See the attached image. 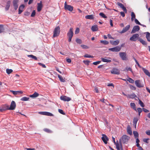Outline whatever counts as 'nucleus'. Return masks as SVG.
Here are the masks:
<instances>
[{"label":"nucleus","instance_id":"obj_40","mask_svg":"<svg viewBox=\"0 0 150 150\" xmlns=\"http://www.w3.org/2000/svg\"><path fill=\"white\" fill-rule=\"evenodd\" d=\"M99 15L101 16L103 18H107V16H105L104 13H103L102 12H101V13H99Z\"/></svg>","mask_w":150,"mask_h":150},{"label":"nucleus","instance_id":"obj_5","mask_svg":"<svg viewBox=\"0 0 150 150\" xmlns=\"http://www.w3.org/2000/svg\"><path fill=\"white\" fill-rule=\"evenodd\" d=\"M139 35L138 34H135L133 35L130 38V40L133 41H136L137 40H138Z\"/></svg>","mask_w":150,"mask_h":150},{"label":"nucleus","instance_id":"obj_39","mask_svg":"<svg viewBox=\"0 0 150 150\" xmlns=\"http://www.w3.org/2000/svg\"><path fill=\"white\" fill-rule=\"evenodd\" d=\"M13 71V70L11 69H6V72L8 74L11 73Z\"/></svg>","mask_w":150,"mask_h":150},{"label":"nucleus","instance_id":"obj_61","mask_svg":"<svg viewBox=\"0 0 150 150\" xmlns=\"http://www.w3.org/2000/svg\"><path fill=\"white\" fill-rule=\"evenodd\" d=\"M123 10L125 13H127V10L126 8L124 6L122 8Z\"/></svg>","mask_w":150,"mask_h":150},{"label":"nucleus","instance_id":"obj_20","mask_svg":"<svg viewBox=\"0 0 150 150\" xmlns=\"http://www.w3.org/2000/svg\"><path fill=\"white\" fill-rule=\"evenodd\" d=\"M137 96L134 93H132L130 95H127V97L129 98H134L137 97Z\"/></svg>","mask_w":150,"mask_h":150},{"label":"nucleus","instance_id":"obj_53","mask_svg":"<svg viewBox=\"0 0 150 150\" xmlns=\"http://www.w3.org/2000/svg\"><path fill=\"white\" fill-rule=\"evenodd\" d=\"M79 28H77L75 32V34H77L79 32Z\"/></svg>","mask_w":150,"mask_h":150},{"label":"nucleus","instance_id":"obj_25","mask_svg":"<svg viewBox=\"0 0 150 150\" xmlns=\"http://www.w3.org/2000/svg\"><path fill=\"white\" fill-rule=\"evenodd\" d=\"M127 133L130 135L132 134V131L129 125H128L127 127Z\"/></svg>","mask_w":150,"mask_h":150},{"label":"nucleus","instance_id":"obj_27","mask_svg":"<svg viewBox=\"0 0 150 150\" xmlns=\"http://www.w3.org/2000/svg\"><path fill=\"white\" fill-rule=\"evenodd\" d=\"M138 40L140 41V42L142 43L143 45H146L147 43L143 39H142L141 38H139L138 39Z\"/></svg>","mask_w":150,"mask_h":150},{"label":"nucleus","instance_id":"obj_30","mask_svg":"<svg viewBox=\"0 0 150 150\" xmlns=\"http://www.w3.org/2000/svg\"><path fill=\"white\" fill-rule=\"evenodd\" d=\"M131 16L132 17L131 20L132 21H133L134 19H135L136 17L135 14L133 12H131Z\"/></svg>","mask_w":150,"mask_h":150},{"label":"nucleus","instance_id":"obj_32","mask_svg":"<svg viewBox=\"0 0 150 150\" xmlns=\"http://www.w3.org/2000/svg\"><path fill=\"white\" fill-rule=\"evenodd\" d=\"M133 134L135 138H138L139 137V134L137 131H134Z\"/></svg>","mask_w":150,"mask_h":150},{"label":"nucleus","instance_id":"obj_6","mask_svg":"<svg viewBox=\"0 0 150 150\" xmlns=\"http://www.w3.org/2000/svg\"><path fill=\"white\" fill-rule=\"evenodd\" d=\"M119 56L123 60H127L126 53L125 52H120L119 53Z\"/></svg>","mask_w":150,"mask_h":150},{"label":"nucleus","instance_id":"obj_49","mask_svg":"<svg viewBox=\"0 0 150 150\" xmlns=\"http://www.w3.org/2000/svg\"><path fill=\"white\" fill-rule=\"evenodd\" d=\"M117 142L116 143H115V144L116 146V148L118 150H120L119 143L117 141Z\"/></svg>","mask_w":150,"mask_h":150},{"label":"nucleus","instance_id":"obj_35","mask_svg":"<svg viewBox=\"0 0 150 150\" xmlns=\"http://www.w3.org/2000/svg\"><path fill=\"white\" fill-rule=\"evenodd\" d=\"M131 107L133 109L136 110V105L135 103H131L130 104Z\"/></svg>","mask_w":150,"mask_h":150},{"label":"nucleus","instance_id":"obj_41","mask_svg":"<svg viewBox=\"0 0 150 150\" xmlns=\"http://www.w3.org/2000/svg\"><path fill=\"white\" fill-rule=\"evenodd\" d=\"M44 131L47 133H50L52 132V131L50 129L47 128H45L44 129Z\"/></svg>","mask_w":150,"mask_h":150},{"label":"nucleus","instance_id":"obj_37","mask_svg":"<svg viewBox=\"0 0 150 150\" xmlns=\"http://www.w3.org/2000/svg\"><path fill=\"white\" fill-rule=\"evenodd\" d=\"M138 119L137 117L134 118L133 122V123L134 125H136L137 122L138 121Z\"/></svg>","mask_w":150,"mask_h":150},{"label":"nucleus","instance_id":"obj_10","mask_svg":"<svg viewBox=\"0 0 150 150\" xmlns=\"http://www.w3.org/2000/svg\"><path fill=\"white\" fill-rule=\"evenodd\" d=\"M140 29V27L138 25H136L134 26L131 32V33H134L138 31Z\"/></svg>","mask_w":150,"mask_h":150},{"label":"nucleus","instance_id":"obj_43","mask_svg":"<svg viewBox=\"0 0 150 150\" xmlns=\"http://www.w3.org/2000/svg\"><path fill=\"white\" fill-rule=\"evenodd\" d=\"M117 4L119 6H120L122 8L124 6V5L122 3L120 2H117Z\"/></svg>","mask_w":150,"mask_h":150},{"label":"nucleus","instance_id":"obj_62","mask_svg":"<svg viewBox=\"0 0 150 150\" xmlns=\"http://www.w3.org/2000/svg\"><path fill=\"white\" fill-rule=\"evenodd\" d=\"M9 108V105H5V108L4 109H5V110H9V109H8Z\"/></svg>","mask_w":150,"mask_h":150},{"label":"nucleus","instance_id":"obj_42","mask_svg":"<svg viewBox=\"0 0 150 150\" xmlns=\"http://www.w3.org/2000/svg\"><path fill=\"white\" fill-rule=\"evenodd\" d=\"M83 62L87 65H88L90 62V61L88 60H84Z\"/></svg>","mask_w":150,"mask_h":150},{"label":"nucleus","instance_id":"obj_31","mask_svg":"<svg viewBox=\"0 0 150 150\" xmlns=\"http://www.w3.org/2000/svg\"><path fill=\"white\" fill-rule=\"evenodd\" d=\"M58 77L61 82H64L65 81L64 79L61 76L59 75H58Z\"/></svg>","mask_w":150,"mask_h":150},{"label":"nucleus","instance_id":"obj_52","mask_svg":"<svg viewBox=\"0 0 150 150\" xmlns=\"http://www.w3.org/2000/svg\"><path fill=\"white\" fill-rule=\"evenodd\" d=\"M135 23L139 25H142V24L140 23L139 22V21L137 19H135L134 20Z\"/></svg>","mask_w":150,"mask_h":150},{"label":"nucleus","instance_id":"obj_45","mask_svg":"<svg viewBox=\"0 0 150 150\" xmlns=\"http://www.w3.org/2000/svg\"><path fill=\"white\" fill-rule=\"evenodd\" d=\"M127 80L131 83H133L134 82V81L130 78H129Z\"/></svg>","mask_w":150,"mask_h":150},{"label":"nucleus","instance_id":"obj_48","mask_svg":"<svg viewBox=\"0 0 150 150\" xmlns=\"http://www.w3.org/2000/svg\"><path fill=\"white\" fill-rule=\"evenodd\" d=\"M58 111L60 113H61L62 115H65V113L64 112L63 110H62V109H59Z\"/></svg>","mask_w":150,"mask_h":150},{"label":"nucleus","instance_id":"obj_29","mask_svg":"<svg viewBox=\"0 0 150 150\" xmlns=\"http://www.w3.org/2000/svg\"><path fill=\"white\" fill-rule=\"evenodd\" d=\"M101 59L102 61L104 62H111V60L110 59H106L104 58H101Z\"/></svg>","mask_w":150,"mask_h":150},{"label":"nucleus","instance_id":"obj_26","mask_svg":"<svg viewBox=\"0 0 150 150\" xmlns=\"http://www.w3.org/2000/svg\"><path fill=\"white\" fill-rule=\"evenodd\" d=\"M85 18L86 19L90 20H92L94 18L93 16V15H86L85 16Z\"/></svg>","mask_w":150,"mask_h":150},{"label":"nucleus","instance_id":"obj_19","mask_svg":"<svg viewBox=\"0 0 150 150\" xmlns=\"http://www.w3.org/2000/svg\"><path fill=\"white\" fill-rule=\"evenodd\" d=\"M24 7L25 6L23 4H22L19 7L18 9L19 14H21L22 12L23 11V9L24 8Z\"/></svg>","mask_w":150,"mask_h":150},{"label":"nucleus","instance_id":"obj_2","mask_svg":"<svg viewBox=\"0 0 150 150\" xmlns=\"http://www.w3.org/2000/svg\"><path fill=\"white\" fill-rule=\"evenodd\" d=\"M74 34L73 28H71L69 29V31L67 33V36L69 38L68 41L69 42L71 41V39Z\"/></svg>","mask_w":150,"mask_h":150},{"label":"nucleus","instance_id":"obj_17","mask_svg":"<svg viewBox=\"0 0 150 150\" xmlns=\"http://www.w3.org/2000/svg\"><path fill=\"white\" fill-rule=\"evenodd\" d=\"M130 28V25H128L126 26L125 28H124L120 32L121 33H125Z\"/></svg>","mask_w":150,"mask_h":150},{"label":"nucleus","instance_id":"obj_7","mask_svg":"<svg viewBox=\"0 0 150 150\" xmlns=\"http://www.w3.org/2000/svg\"><path fill=\"white\" fill-rule=\"evenodd\" d=\"M121 49V47L116 46L114 47L109 49V50L113 52H118L120 51Z\"/></svg>","mask_w":150,"mask_h":150},{"label":"nucleus","instance_id":"obj_47","mask_svg":"<svg viewBox=\"0 0 150 150\" xmlns=\"http://www.w3.org/2000/svg\"><path fill=\"white\" fill-rule=\"evenodd\" d=\"M139 104L140 105V106L142 107H144V103L140 100H139Z\"/></svg>","mask_w":150,"mask_h":150},{"label":"nucleus","instance_id":"obj_13","mask_svg":"<svg viewBox=\"0 0 150 150\" xmlns=\"http://www.w3.org/2000/svg\"><path fill=\"white\" fill-rule=\"evenodd\" d=\"M102 139L104 143L106 144L107 143V141L108 140V139L106 135L105 134H102Z\"/></svg>","mask_w":150,"mask_h":150},{"label":"nucleus","instance_id":"obj_64","mask_svg":"<svg viewBox=\"0 0 150 150\" xmlns=\"http://www.w3.org/2000/svg\"><path fill=\"white\" fill-rule=\"evenodd\" d=\"M146 133L148 135L150 136V130H148L146 132Z\"/></svg>","mask_w":150,"mask_h":150},{"label":"nucleus","instance_id":"obj_23","mask_svg":"<svg viewBox=\"0 0 150 150\" xmlns=\"http://www.w3.org/2000/svg\"><path fill=\"white\" fill-rule=\"evenodd\" d=\"M11 4V1H8L6 3V5L5 7V10L6 11L8 10L10 7V5Z\"/></svg>","mask_w":150,"mask_h":150},{"label":"nucleus","instance_id":"obj_54","mask_svg":"<svg viewBox=\"0 0 150 150\" xmlns=\"http://www.w3.org/2000/svg\"><path fill=\"white\" fill-rule=\"evenodd\" d=\"M130 88L131 89L133 90H135L136 89V88L135 86L131 85H130Z\"/></svg>","mask_w":150,"mask_h":150},{"label":"nucleus","instance_id":"obj_46","mask_svg":"<svg viewBox=\"0 0 150 150\" xmlns=\"http://www.w3.org/2000/svg\"><path fill=\"white\" fill-rule=\"evenodd\" d=\"M84 57H86V58H93V56H91L90 55H89L88 54H86L84 56Z\"/></svg>","mask_w":150,"mask_h":150},{"label":"nucleus","instance_id":"obj_21","mask_svg":"<svg viewBox=\"0 0 150 150\" xmlns=\"http://www.w3.org/2000/svg\"><path fill=\"white\" fill-rule=\"evenodd\" d=\"M142 69L143 71L145 74L148 76H149V77H150V73L149 71L145 69L144 68H142Z\"/></svg>","mask_w":150,"mask_h":150},{"label":"nucleus","instance_id":"obj_59","mask_svg":"<svg viewBox=\"0 0 150 150\" xmlns=\"http://www.w3.org/2000/svg\"><path fill=\"white\" fill-rule=\"evenodd\" d=\"M16 95L17 94H20L23 93V91H16Z\"/></svg>","mask_w":150,"mask_h":150},{"label":"nucleus","instance_id":"obj_36","mask_svg":"<svg viewBox=\"0 0 150 150\" xmlns=\"http://www.w3.org/2000/svg\"><path fill=\"white\" fill-rule=\"evenodd\" d=\"M28 57H31L33 59H34L35 60H37V57L33 55H28Z\"/></svg>","mask_w":150,"mask_h":150},{"label":"nucleus","instance_id":"obj_3","mask_svg":"<svg viewBox=\"0 0 150 150\" xmlns=\"http://www.w3.org/2000/svg\"><path fill=\"white\" fill-rule=\"evenodd\" d=\"M60 31V27L59 26L56 27L53 31V37L58 36L59 35Z\"/></svg>","mask_w":150,"mask_h":150},{"label":"nucleus","instance_id":"obj_9","mask_svg":"<svg viewBox=\"0 0 150 150\" xmlns=\"http://www.w3.org/2000/svg\"><path fill=\"white\" fill-rule=\"evenodd\" d=\"M39 113L41 115L49 116H54V115L52 113L47 112H39Z\"/></svg>","mask_w":150,"mask_h":150},{"label":"nucleus","instance_id":"obj_51","mask_svg":"<svg viewBox=\"0 0 150 150\" xmlns=\"http://www.w3.org/2000/svg\"><path fill=\"white\" fill-rule=\"evenodd\" d=\"M149 140V139L148 138H144V139L143 140V142L145 143H146L147 144L149 143L148 142V140Z\"/></svg>","mask_w":150,"mask_h":150},{"label":"nucleus","instance_id":"obj_14","mask_svg":"<svg viewBox=\"0 0 150 150\" xmlns=\"http://www.w3.org/2000/svg\"><path fill=\"white\" fill-rule=\"evenodd\" d=\"M19 1V0H13V5L15 10H16L18 7V3Z\"/></svg>","mask_w":150,"mask_h":150},{"label":"nucleus","instance_id":"obj_56","mask_svg":"<svg viewBox=\"0 0 150 150\" xmlns=\"http://www.w3.org/2000/svg\"><path fill=\"white\" fill-rule=\"evenodd\" d=\"M76 42L77 43L81 44V40L80 39L77 38L76 40Z\"/></svg>","mask_w":150,"mask_h":150},{"label":"nucleus","instance_id":"obj_60","mask_svg":"<svg viewBox=\"0 0 150 150\" xmlns=\"http://www.w3.org/2000/svg\"><path fill=\"white\" fill-rule=\"evenodd\" d=\"M38 64L39 65L41 66L43 68H45L46 67V66L44 64H42L40 63H38Z\"/></svg>","mask_w":150,"mask_h":150},{"label":"nucleus","instance_id":"obj_55","mask_svg":"<svg viewBox=\"0 0 150 150\" xmlns=\"http://www.w3.org/2000/svg\"><path fill=\"white\" fill-rule=\"evenodd\" d=\"M137 111L139 112V115H140V113L142 112V110L141 108H138L137 109Z\"/></svg>","mask_w":150,"mask_h":150},{"label":"nucleus","instance_id":"obj_18","mask_svg":"<svg viewBox=\"0 0 150 150\" xmlns=\"http://www.w3.org/2000/svg\"><path fill=\"white\" fill-rule=\"evenodd\" d=\"M110 42L113 45H117L119 44V41L118 40H117L115 41L110 40Z\"/></svg>","mask_w":150,"mask_h":150},{"label":"nucleus","instance_id":"obj_12","mask_svg":"<svg viewBox=\"0 0 150 150\" xmlns=\"http://www.w3.org/2000/svg\"><path fill=\"white\" fill-rule=\"evenodd\" d=\"M111 72L112 74H120V71L119 70L116 68H113L111 71Z\"/></svg>","mask_w":150,"mask_h":150},{"label":"nucleus","instance_id":"obj_16","mask_svg":"<svg viewBox=\"0 0 150 150\" xmlns=\"http://www.w3.org/2000/svg\"><path fill=\"white\" fill-rule=\"evenodd\" d=\"M37 11L38 12L42 10V1H40V3H38L37 4Z\"/></svg>","mask_w":150,"mask_h":150},{"label":"nucleus","instance_id":"obj_50","mask_svg":"<svg viewBox=\"0 0 150 150\" xmlns=\"http://www.w3.org/2000/svg\"><path fill=\"white\" fill-rule=\"evenodd\" d=\"M117 142L116 143H115V144L116 146V148L118 150H120L119 143L117 141Z\"/></svg>","mask_w":150,"mask_h":150},{"label":"nucleus","instance_id":"obj_34","mask_svg":"<svg viewBox=\"0 0 150 150\" xmlns=\"http://www.w3.org/2000/svg\"><path fill=\"white\" fill-rule=\"evenodd\" d=\"M100 42L105 45H108L109 44V42L107 41H106V40H101L100 41Z\"/></svg>","mask_w":150,"mask_h":150},{"label":"nucleus","instance_id":"obj_28","mask_svg":"<svg viewBox=\"0 0 150 150\" xmlns=\"http://www.w3.org/2000/svg\"><path fill=\"white\" fill-rule=\"evenodd\" d=\"M146 38L149 42H150V33L148 32H146Z\"/></svg>","mask_w":150,"mask_h":150},{"label":"nucleus","instance_id":"obj_11","mask_svg":"<svg viewBox=\"0 0 150 150\" xmlns=\"http://www.w3.org/2000/svg\"><path fill=\"white\" fill-rule=\"evenodd\" d=\"M16 107V104L15 102L14 101H12L11 102L10 106L8 109L9 110H13L15 109Z\"/></svg>","mask_w":150,"mask_h":150},{"label":"nucleus","instance_id":"obj_24","mask_svg":"<svg viewBox=\"0 0 150 150\" xmlns=\"http://www.w3.org/2000/svg\"><path fill=\"white\" fill-rule=\"evenodd\" d=\"M91 29L93 31H97L98 29L97 25H95L92 26Z\"/></svg>","mask_w":150,"mask_h":150},{"label":"nucleus","instance_id":"obj_58","mask_svg":"<svg viewBox=\"0 0 150 150\" xmlns=\"http://www.w3.org/2000/svg\"><path fill=\"white\" fill-rule=\"evenodd\" d=\"M100 61H98L96 62H94L93 63V64L95 65H97L98 64H99L101 62Z\"/></svg>","mask_w":150,"mask_h":150},{"label":"nucleus","instance_id":"obj_1","mask_svg":"<svg viewBox=\"0 0 150 150\" xmlns=\"http://www.w3.org/2000/svg\"><path fill=\"white\" fill-rule=\"evenodd\" d=\"M129 139V137L127 136L126 135H123L121 137V138L119 140V143L120 145L122 147V142L123 143L126 144ZM122 149V148L121 147Z\"/></svg>","mask_w":150,"mask_h":150},{"label":"nucleus","instance_id":"obj_57","mask_svg":"<svg viewBox=\"0 0 150 150\" xmlns=\"http://www.w3.org/2000/svg\"><path fill=\"white\" fill-rule=\"evenodd\" d=\"M35 13L36 12L35 11L33 10L31 16L32 17L34 16L35 15Z\"/></svg>","mask_w":150,"mask_h":150},{"label":"nucleus","instance_id":"obj_63","mask_svg":"<svg viewBox=\"0 0 150 150\" xmlns=\"http://www.w3.org/2000/svg\"><path fill=\"white\" fill-rule=\"evenodd\" d=\"M121 16L123 17H124L125 16V13L124 12L121 11L120 12Z\"/></svg>","mask_w":150,"mask_h":150},{"label":"nucleus","instance_id":"obj_15","mask_svg":"<svg viewBox=\"0 0 150 150\" xmlns=\"http://www.w3.org/2000/svg\"><path fill=\"white\" fill-rule=\"evenodd\" d=\"M135 83L136 85L139 88L142 87L143 85L141 84L139 80H137L135 81Z\"/></svg>","mask_w":150,"mask_h":150},{"label":"nucleus","instance_id":"obj_33","mask_svg":"<svg viewBox=\"0 0 150 150\" xmlns=\"http://www.w3.org/2000/svg\"><path fill=\"white\" fill-rule=\"evenodd\" d=\"M30 98L29 97H24L21 98V100L22 101H26L28 100Z\"/></svg>","mask_w":150,"mask_h":150},{"label":"nucleus","instance_id":"obj_44","mask_svg":"<svg viewBox=\"0 0 150 150\" xmlns=\"http://www.w3.org/2000/svg\"><path fill=\"white\" fill-rule=\"evenodd\" d=\"M133 58L134 59V61H135V62L136 64L138 66L139 68H141L142 67L140 65V64H139V63L137 61L136 59L134 57H133Z\"/></svg>","mask_w":150,"mask_h":150},{"label":"nucleus","instance_id":"obj_22","mask_svg":"<svg viewBox=\"0 0 150 150\" xmlns=\"http://www.w3.org/2000/svg\"><path fill=\"white\" fill-rule=\"evenodd\" d=\"M39 96V94L38 93L35 92L33 94L30 95V97L31 98H35L38 97Z\"/></svg>","mask_w":150,"mask_h":150},{"label":"nucleus","instance_id":"obj_8","mask_svg":"<svg viewBox=\"0 0 150 150\" xmlns=\"http://www.w3.org/2000/svg\"><path fill=\"white\" fill-rule=\"evenodd\" d=\"M61 100L64 101H69L71 100V98L65 96H62L60 97Z\"/></svg>","mask_w":150,"mask_h":150},{"label":"nucleus","instance_id":"obj_38","mask_svg":"<svg viewBox=\"0 0 150 150\" xmlns=\"http://www.w3.org/2000/svg\"><path fill=\"white\" fill-rule=\"evenodd\" d=\"M4 30L3 25H0V33L3 32Z\"/></svg>","mask_w":150,"mask_h":150},{"label":"nucleus","instance_id":"obj_4","mask_svg":"<svg viewBox=\"0 0 150 150\" xmlns=\"http://www.w3.org/2000/svg\"><path fill=\"white\" fill-rule=\"evenodd\" d=\"M64 8L65 10L70 11H72L73 10V7L70 5H67L66 1L64 3Z\"/></svg>","mask_w":150,"mask_h":150}]
</instances>
